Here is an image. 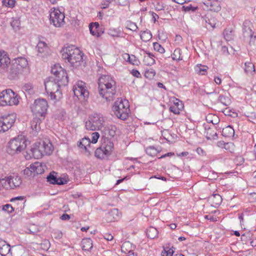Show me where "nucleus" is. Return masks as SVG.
Returning a JSON list of instances; mask_svg holds the SVG:
<instances>
[{"label": "nucleus", "mask_w": 256, "mask_h": 256, "mask_svg": "<svg viewBox=\"0 0 256 256\" xmlns=\"http://www.w3.org/2000/svg\"><path fill=\"white\" fill-rule=\"evenodd\" d=\"M116 128L111 125L104 128V135L101 138V145L95 150V156L98 158L104 159L110 156L114 150V143L111 140L116 132Z\"/></svg>", "instance_id": "f257e3e1"}, {"label": "nucleus", "mask_w": 256, "mask_h": 256, "mask_svg": "<svg viewBox=\"0 0 256 256\" xmlns=\"http://www.w3.org/2000/svg\"><path fill=\"white\" fill-rule=\"evenodd\" d=\"M100 95L106 101L113 100L116 94V82L110 75H102L98 80Z\"/></svg>", "instance_id": "f03ea898"}, {"label": "nucleus", "mask_w": 256, "mask_h": 256, "mask_svg": "<svg viewBox=\"0 0 256 256\" xmlns=\"http://www.w3.org/2000/svg\"><path fill=\"white\" fill-rule=\"evenodd\" d=\"M62 52V59L67 60L72 66L76 68L82 62L83 54L74 46L72 45L63 48Z\"/></svg>", "instance_id": "7ed1b4c3"}, {"label": "nucleus", "mask_w": 256, "mask_h": 256, "mask_svg": "<svg viewBox=\"0 0 256 256\" xmlns=\"http://www.w3.org/2000/svg\"><path fill=\"white\" fill-rule=\"evenodd\" d=\"M53 146L50 142L46 143L43 142L41 143H36L34 147L32 148L26 156L27 159L34 157L35 158H41L44 155H50L53 151Z\"/></svg>", "instance_id": "20e7f679"}, {"label": "nucleus", "mask_w": 256, "mask_h": 256, "mask_svg": "<svg viewBox=\"0 0 256 256\" xmlns=\"http://www.w3.org/2000/svg\"><path fill=\"white\" fill-rule=\"evenodd\" d=\"M128 102L126 100L118 98L112 106L114 114L122 120H126L128 117L130 112Z\"/></svg>", "instance_id": "39448f33"}, {"label": "nucleus", "mask_w": 256, "mask_h": 256, "mask_svg": "<svg viewBox=\"0 0 256 256\" xmlns=\"http://www.w3.org/2000/svg\"><path fill=\"white\" fill-rule=\"evenodd\" d=\"M26 140L20 136L11 140L8 143L7 152L11 155H14L21 152L26 146Z\"/></svg>", "instance_id": "423d86ee"}, {"label": "nucleus", "mask_w": 256, "mask_h": 256, "mask_svg": "<svg viewBox=\"0 0 256 256\" xmlns=\"http://www.w3.org/2000/svg\"><path fill=\"white\" fill-rule=\"evenodd\" d=\"M104 118L102 114L94 113L88 116L85 122V126L88 130L95 131L100 130L104 126Z\"/></svg>", "instance_id": "0eeeda50"}, {"label": "nucleus", "mask_w": 256, "mask_h": 256, "mask_svg": "<svg viewBox=\"0 0 256 256\" xmlns=\"http://www.w3.org/2000/svg\"><path fill=\"white\" fill-rule=\"evenodd\" d=\"M48 108L47 101L44 98H39L34 100L31 106V110L36 116L43 117L44 119L46 114Z\"/></svg>", "instance_id": "6e6552de"}, {"label": "nucleus", "mask_w": 256, "mask_h": 256, "mask_svg": "<svg viewBox=\"0 0 256 256\" xmlns=\"http://www.w3.org/2000/svg\"><path fill=\"white\" fill-rule=\"evenodd\" d=\"M50 24H53L55 27L60 28L64 26V14L59 9L54 8L50 12Z\"/></svg>", "instance_id": "1a4fd4ad"}, {"label": "nucleus", "mask_w": 256, "mask_h": 256, "mask_svg": "<svg viewBox=\"0 0 256 256\" xmlns=\"http://www.w3.org/2000/svg\"><path fill=\"white\" fill-rule=\"evenodd\" d=\"M72 90L74 96L80 100H86L89 96L86 84L82 81H78L74 86Z\"/></svg>", "instance_id": "9d476101"}, {"label": "nucleus", "mask_w": 256, "mask_h": 256, "mask_svg": "<svg viewBox=\"0 0 256 256\" xmlns=\"http://www.w3.org/2000/svg\"><path fill=\"white\" fill-rule=\"evenodd\" d=\"M52 73L55 76L56 80L60 82L62 85L68 83V76L66 72L59 65H54L52 68Z\"/></svg>", "instance_id": "9b49d317"}, {"label": "nucleus", "mask_w": 256, "mask_h": 256, "mask_svg": "<svg viewBox=\"0 0 256 256\" xmlns=\"http://www.w3.org/2000/svg\"><path fill=\"white\" fill-rule=\"evenodd\" d=\"M16 119L15 114L4 115L0 118V132L8 130L12 126Z\"/></svg>", "instance_id": "f8f14e48"}, {"label": "nucleus", "mask_w": 256, "mask_h": 256, "mask_svg": "<svg viewBox=\"0 0 256 256\" xmlns=\"http://www.w3.org/2000/svg\"><path fill=\"white\" fill-rule=\"evenodd\" d=\"M60 86H62L60 82L56 80V78L50 77L44 81L45 89L48 94V92H58Z\"/></svg>", "instance_id": "ddd939ff"}, {"label": "nucleus", "mask_w": 256, "mask_h": 256, "mask_svg": "<svg viewBox=\"0 0 256 256\" xmlns=\"http://www.w3.org/2000/svg\"><path fill=\"white\" fill-rule=\"evenodd\" d=\"M4 73L6 74L8 78L10 80L17 78L19 74H22L18 68L14 65L12 61L6 68V70H4Z\"/></svg>", "instance_id": "4468645a"}, {"label": "nucleus", "mask_w": 256, "mask_h": 256, "mask_svg": "<svg viewBox=\"0 0 256 256\" xmlns=\"http://www.w3.org/2000/svg\"><path fill=\"white\" fill-rule=\"evenodd\" d=\"M56 173L54 172H51L47 176V181L52 184L62 185L66 184L67 180L61 177L57 178Z\"/></svg>", "instance_id": "2eb2a0df"}, {"label": "nucleus", "mask_w": 256, "mask_h": 256, "mask_svg": "<svg viewBox=\"0 0 256 256\" xmlns=\"http://www.w3.org/2000/svg\"><path fill=\"white\" fill-rule=\"evenodd\" d=\"M16 68H18L20 72L22 73L24 70L27 69L28 62L26 58L23 57H18L12 60Z\"/></svg>", "instance_id": "dca6fc26"}, {"label": "nucleus", "mask_w": 256, "mask_h": 256, "mask_svg": "<svg viewBox=\"0 0 256 256\" xmlns=\"http://www.w3.org/2000/svg\"><path fill=\"white\" fill-rule=\"evenodd\" d=\"M11 62L10 58L4 52H0V72L4 73V70Z\"/></svg>", "instance_id": "f3484780"}, {"label": "nucleus", "mask_w": 256, "mask_h": 256, "mask_svg": "<svg viewBox=\"0 0 256 256\" xmlns=\"http://www.w3.org/2000/svg\"><path fill=\"white\" fill-rule=\"evenodd\" d=\"M89 28L90 34L96 37H100L104 32L98 22L90 23L89 25Z\"/></svg>", "instance_id": "a211bd4d"}, {"label": "nucleus", "mask_w": 256, "mask_h": 256, "mask_svg": "<svg viewBox=\"0 0 256 256\" xmlns=\"http://www.w3.org/2000/svg\"><path fill=\"white\" fill-rule=\"evenodd\" d=\"M184 108V105L182 102L176 99V102L170 106L169 110L170 112L174 114H180V111L182 110Z\"/></svg>", "instance_id": "6ab92c4d"}, {"label": "nucleus", "mask_w": 256, "mask_h": 256, "mask_svg": "<svg viewBox=\"0 0 256 256\" xmlns=\"http://www.w3.org/2000/svg\"><path fill=\"white\" fill-rule=\"evenodd\" d=\"M6 89L0 92V106H9L10 92Z\"/></svg>", "instance_id": "aec40b11"}, {"label": "nucleus", "mask_w": 256, "mask_h": 256, "mask_svg": "<svg viewBox=\"0 0 256 256\" xmlns=\"http://www.w3.org/2000/svg\"><path fill=\"white\" fill-rule=\"evenodd\" d=\"M30 168L34 172V176L36 174H40L44 172L43 166L40 162H34L30 165Z\"/></svg>", "instance_id": "412c9836"}, {"label": "nucleus", "mask_w": 256, "mask_h": 256, "mask_svg": "<svg viewBox=\"0 0 256 256\" xmlns=\"http://www.w3.org/2000/svg\"><path fill=\"white\" fill-rule=\"evenodd\" d=\"M10 252V246L6 244L4 240L0 242V254L2 256H6Z\"/></svg>", "instance_id": "4be33fe9"}, {"label": "nucleus", "mask_w": 256, "mask_h": 256, "mask_svg": "<svg viewBox=\"0 0 256 256\" xmlns=\"http://www.w3.org/2000/svg\"><path fill=\"white\" fill-rule=\"evenodd\" d=\"M42 120L36 116L30 122L31 128L35 133H38L40 130V124Z\"/></svg>", "instance_id": "5701e85b"}, {"label": "nucleus", "mask_w": 256, "mask_h": 256, "mask_svg": "<svg viewBox=\"0 0 256 256\" xmlns=\"http://www.w3.org/2000/svg\"><path fill=\"white\" fill-rule=\"evenodd\" d=\"M12 176H5L4 178L2 177L0 178V182L4 188L6 189L12 188Z\"/></svg>", "instance_id": "b1692460"}, {"label": "nucleus", "mask_w": 256, "mask_h": 256, "mask_svg": "<svg viewBox=\"0 0 256 256\" xmlns=\"http://www.w3.org/2000/svg\"><path fill=\"white\" fill-rule=\"evenodd\" d=\"M212 206L214 207L219 206L222 201V196L219 194H213L209 198Z\"/></svg>", "instance_id": "393cba45"}, {"label": "nucleus", "mask_w": 256, "mask_h": 256, "mask_svg": "<svg viewBox=\"0 0 256 256\" xmlns=\"http://www.w3.org/2000/svg\"><path fill=\"white\" fill-rule=\"evenodd\" d=\"M8 92H10L9 106L18 105L19 103V96L12 90L8 89Z\"/></svg>", "instance_id": "a878e982"}, {"label": "nucleus", "mask_w": 256, "mask_h": 256, "mask_svg": "<svg viewBox=\"0 0 256 256\" xmlns=\"http://www.w3.org/2000/svg\"><path fill=\"white\" fill-rule=\"evenodd\" d=\"M134 248V246L128 241L124 242L121 246L122 252L126 254L133 252Z\"/></svg>", "instance_id": "bb28decb"}, {"label": "nucleus", "mask_w": 256, "mask_h": 256, "mask_svg": "<svg viewBox=\"0 0 256 256\" xmlns=\"http://www.w3.org/2000/svg\"><path fill=\"white\" fill-rule=\"evenodd\" d=\"M243 36L244 38L249 39L248 44L250 46L254 44L256 38V35L254 34L252 30L244 32Z\"/></svg>", "instance_id": "cd10ccee"}, {"label": "nucleus", "mask_w": 256, "mask_h": 256, "mask_svg": "<svg viewBox=\"0 0 256 256\" xmlns=\"http://www.w3.org/2000/svg\"><path fill=\"white\" fill-rule=\"evenodd\" d=\"M244 70L247 74L253 75L255 73L254 66L252 62H246L244 63Z\"/></svg>", "instance_id": "c85d7f7f"}, {"label": "nucleus", "mask_w": 256, "mask_h": 256, "mask_svg": "<svg viewBox=\"0 0 256 256\" xmlns=\"http://www.w3.org/2000/svg\"><path fill=\"white\" fill-rule=\"evenodd\" d=\"M234 130L233 128L230 126H228L222 129V135L224 137L231 138L234 137Z\"/></svg>", "instance_id": "c756f323"}, {"label": "nucleus", "mask_w": 256, "mask_h": 256, "mask_svg": "<svg viewBox=\"0 0 256 256\" xmlns=\"http://www.w3.org/2000/svg\"><path fill=\"white\" fill-rule=\"evenodd\" d=\"M90 140L88 138H84L82 139V140L80 142L78 146L80 148H84L86 152H90L88 150V147H90Z\"/></svg>", "instance_id": "7c9ffc66"}, {"label": "nucleus", "mask_w": 256, "mask_h": 256, "mask_svg": "<svg viewBox=\"0 0 256 256\" xmlns=\"http://www.w3.org/2000/svg\"><path fill=\"white\" fill-rule=\"evenodd\" d=\"M143 60L146 65L151 66L155 63L154 55L150 52H146Z\"/></svg>", "instance_id": "2f4dec72"}, {"label": "nucleus", "mask_w": 256, "mask_h": 256, "mask_svg": "<svg viewBox=\"0 0 256 256\" xmlns=\"http://www.w3.org/2000/svg\"><path fill=\"white\" fill-rule=\"evenodd\" d=\"M82 248L84 250H90L92 248V242L90 238L83 239L82 242Z\"/></svg>", "instance_id": "473e14b6"}, {"label": "nucleus", "mask_w": 256, "mask_h": 256, "mask_svg": "<svg viewBox=\"0 0 256 256\" xmlns=\"http://www.w3.org/2000/svg\"><path fill=\"white\" fill-rule=\"evenodd\" d=\"M158 235V231L154 227H150L146 231V236L148 238L150 239H154L157 237Z\"/></svg>", "instance_id": "72a5a7b5"}, {"label": "nucleus", "mask_w": 256, "mask_h": 256, "mask_svg": "<svg viewBox=\"0 0 256 256\" xmlns=\"http://www.w3.org/2000/svg\"><path fill=\"white\" fill-rule=\"evenodd\" d=\"M140 36L142 40L145 42L149 41L152 38V34L149 30L142 32Z\"/></svg>", "instance_id": "f704fd0d"}, {"label": "nucleus", "mask_w": 256, "mask_h": 256, "mask_svg": "<svg viewBox=\"0 0 256 256\" xmlns=\"http://www.w3.org/2000/svg\"><path fill=\"white\" fill-rule=\"evenodd\" d=\"M20 20L18 18H12V21L10 22V25L14 30L16 31L20 29Z\"/></svg>", "instance_id": "c9c22d12"}, {"label": "nucleus", "mask_w": 256, "mask_h": 256, "mask_svg": "<svg viewBox=\"0 0 256 256\" xmlns=\"http://www.w3.org/2000/svg\"><path fill=\"white\" fill-rule=\"evenodd\" d=\"M182 54V50L179 48H177L174 50L172 54V58L174 60H182V56H181Z\"/></svg>", "instance_id": "e433bc0d"}, {"label": "nucleus", "mask_w": 256, "mask_h": 256, "mask_svg": "<svg viewBox=\"0 0 256 256\" xmlns=\"http://www.w3.org/2000/svg\"><path fill=\"white\" fill-rule=\"evenodd\" d=\"M146 152L148 155L151 156H156L158 153V150L153 146L147 148L146 150Z\"/></svg>", "instance_id": "4c0bfd02"}, {"label": "nucleus", "mask_w": 256, "mask_h": 256, "mask_svg": "<svg viewBox=\"0 0 256 256\" xmlns=\"http://www.w3.org/2000/svg\"><path fill=\"white\" fill-rule=\"evenodd\" d=\"M195 70L198 74L202 75H205L207 70H208V67L206 66H202L200 64V66H197L195 68Z\"/></svg>", "instance_id": "58836bf2"}, {"label": "nucleus", "mask_w": 256, "mask_h": 256, "mask_svg": "<svg viewBox=\"0 0 256 256\" xmlns=\"http://www.w3.org/2000/svg\"><path fill=\"white\" fill-rule=\"evenodd\" d=\"M36 48L38 52L42 54L47 49V46L44 42L40 41L38 42Z\"/></svg>", "instance_id": "ea45409f"}, {"label": "nucleus", "mask_w": 256, "mask_h": 256, "mask_svg": "<svg viewBox=\"0 0 256 256\" xmlns=\"http://www.w3.org/2000/svg\"><path fill=\"white\" fill-rule=\"evenodd\" d=\"M22 184V180L20 177L18 176H12V189Z\"/></svg>", "instance_id": "a19ab883"}, {"label": "nucleus", "mask_w": 256, "mask_h": 256, "mask_svg": "<svg viewBox=\"0 0 256 256\" xmlns=\"http://www.w3.org/2000/svg\"><path fill=\"white\" fill-rule=\"evenodd\" d=\"M218 101L224 106H228L230 104V99L228 97L223 95H220L219 96Z\"/></svg>", "instance_id": "79ce46f5"}, {"label": "nucleus", "mask_w": 256, "mask_h": 256, "mask_svg": "<svg viewBox=\"0 0 256 256\" xmlns=\"http://www.w3.org/2000/svg\"><path fill=\"white\" fill-rule=\"evenodd\" d=\"M224 38L226 40L229 41L232 39V32L230 30H224Z\"/></svg>", "instance_id": "37998d69"}, {"label": "nucleus", "mask_w": 256, "mask_h": 256, "mask_svg": "<svg viewBox=\"0 0 256 256\" xmlns=\"http://www.w3.org/2000/svg\"><path fill=\"white\" fill-rule=\"evenodd\" d=\"M252 24L249 20H245L243 23V32L248 30H252Z\"/></svg>", "instance_id": "c03bdc74"}, {"label": "nucleus", "mask_w": 256, "mask_h": 256, "mask_svg": "<svg viewBox=\"0 0 256 256\" xmlns=\"http://www.w3.org/2000/svg\"><path fill=\"white\" fill-rule=\"evenodd\" d=\"M252 237V234L250 232H246L242 235L241 240L243 242V244H248V239Z\"/></svg>", "instance_id": "a18cd8bd"}, {"label": "nucleus", "mask_w": 256, "mask_h": 256, "mask_svg": "<svg viewBox=\"0 0 256 256\" xmlns=\"http://www.w3.org/2000/svg\"><path fill=\"white\" fill-rule=\"evenodd\" d=\"M2 5L6 7L13 8L14 7L16 3L15 0H2Z\"/></svg>", "instance_id": "49530a36"}, {"label": "nucleus", "mask_w": 256, "mask_h": 256, "mask_svg": "<svg viewBox=\"0 0 256 256\" xmlns=\"http://www.w3.org/2000/svg\"><path fill=\"white\" fill-rule=\"evenodd\" d=\"M174 250L172 249L166 248H164L162 251V256H173Z\"/></svg>", "instance_id": "de8ad7c7"}, {"label": "nucleus", "mask_w": 256, "mask_h": 256, "mask_svg": "<svg viewBox=\"0 0 256 256\" xmlns=\"http://www.w3.org/2000/svg\"><path fill=\"white\" fill-rule=\"evenodd\" d=\"M154 48L155 50L158 52L160 54H163L165 52L164 48L158 42L154 43Z\"/></svg>", "instance_id": "09e8293b"}, {"label": "nucleus", "mask_w": 256, "mask_h": 256, "mask_svg": "<svg viewBox=\"0 0 256 256\" xmlns=\"http://www.w3.org/2000/svg\"><path fill=\"white\" fill-rule=\"evenodd\" d=\"M120 34V32L115 28H110L108 30V34L112 37H118Z\"/></svg>", "instance_id": "8fccbe9b"}, {"label": "nucleus", "mask_w": 256, "mask_h": 256, "mask_svg": "<svg viewBox=\"0 0 256 256\" xmlns=\"http://www.w3.org/2000/svg\"><path fill=\"white\" fill-rule=\"evenodd\" d=\"M2 210L3 211L7 212L8 213H12L14 211V208L10 204H6L2 206Z\"/></svg>", "instance_id": "3c124183"}, {"label": "nucleus", "mask_w": 256, "mask_h": 256, "mask_svg": "<svg viewBox=\"0 0 256 256\" xmlns=\"http://www.w3.org/2000/svg\"><path fill=\"white\" fill-rule=\"evenodd\" d=\"M100 138V134L98 132H94L92 134V140L90 142L92 144H96L98 142V139Z\"/></svg>", "instance_id": "603ef678"}, {"label": "nucleus", "mask_w": 256, "mask_h": 256, "mask_svg": "<svg viewBox=\"0 0 256 256\" xmlns=\"http://www.w3.org/2000/svg\"><path fill=\"white\" fill-rule=\"evenodd\" d=\"M156 72L153 70H146L144 74L145 76L150 79L152 78L154 76Z\"/></svg>", "instance_id": "864d4df0"}, {"label": "nucleus", "mask_w": 256, "mask_h": 256, "mask_svg": "<svg viewBox=\"0 0 256 256\" xmlns=\"http://www.w3.org/2000/svg\"><path fill=\"white\" fill-rule=\"evenodd\" d=\"M210 10L214 12H218L220 10V6L218 4V2H215L214 4H211Z\"/></svg>", "instance_id": "5fc2aeb1"}, {"label": "nucleus", "mask_w": 256, "mask_h": 256, "mask_svg": "<svg viewBox=\"0 0 256 256\" xmlns=\"http://www.w3.org/2000/svg\"><path fill=\"white\" fill-rule=\"evenodd\" d=\"M197 9V7H194L191 4L189 6H184L182 7V10L186 12L192 11L194 12Z\"/></svg>", "instance_id": "6e6d98bb"}, {"label": "nucleus", "mask_w": 256, "mask_h": 256, "mask_svg": "<svg viewBox=\"0 0 256 256\" xmlns=\"http://www.w3.org/2000/svg\"><path fill=\"white\" fill-rule=\"evenodd\" d=\"M127 28L131 30L136 31L138 28V26L136 23L130 21L127 24Z\"/></svg>", "instance_id": "4d7b16f0"}, {"label": "nucleus", "mask_w": 256, "mask_h": 256, "mask_svg": "<svg viewBox=\"0 0 256 256\" xmlns=\"http://www.w3.org/2000/svg\"><path fill=\"white\" fill-rule=\"evenodd\" d=\"M130 63L134 65L138 66L140 64V62L139 60L135 56L132 55Z\"/></svg>", "instance_id": "13d9d810"}, {"label": "nucleus", "mask_w": 256, "mask_h": 256, "mask_svg": "<svg viewBox=\"0 0 256 256\" xmlns=\"http://www.w3.org/2000/svg\"><path fill=\"white\" fill-rule=\"evenodd\" d=\"M24 174L28 176H32V175L34 176V172L30 168V166L29 167L26 168L24 170Z\"/></svg>", "instance_id": "bf43d9fd"}, {"label": "nucleus", "mask_w": 256, "mask_h": 256, "mask_svg": "<svg viewBox=\"0 0 256 256\" xmlns=\"http://www.w3.org/2000/svg\"><path fill=\"white\" fill-rule=\"evenodd\" d=\"M235 162L238 165H241L244 164V159L242 156H237L235 159Z\"/></svg>", "instance_id": "052dcab7"}, {"label": "nucleus", "mask_w": 256, "mask_h": 256, "mask_svg": "<svg viewBox=\"0 0 256 256\" xmlns=\"http://www.w3.org/2000/svg\"><path fill=\"white\" fill-rule=\"evenodd\" d=\"M206 219L210 220V222H216L217 221V218L212 215L208 214L204 216Z\"/></svg>", "instance_id": "680f3d73"}, {"label": "nucleus", "mask_w": 256, "mask_h": 256, "mask_svg": "<svg viewBox=\"0 0 256 256\" xmlns=\"http://www.w3.org/2000/svg\"><path fill=\"white\" fill-rule=\"evenodd\" d=\"M206 22L208 24L206 26V27L208 28H214L215 27V24L210 22V20L209 19L206 20V18H205Z\"/></svg>", "instance_id": "e2e57ef3"}, {"label": "nucleus", "mask_w": 256, "mask_h": 256, "mask_svg": "<svg viewBox=\"0 0 256 256\" xmlns=\"http://www.w3.org/2000/svg\"><path fill=\"white\" fill-rule=\"evenodd\" d=\"M104 239H106V240H108V241L112 240L114 238L113 236H112V234H108V233L105 234L104 235Z\"/></svg>", "instance_id": "0e129e2a"}, {"label": "nucleus", "mask_w": 256, "mask_h": 256, "mask_svg": "<svg viewBox=\"0 0 256 256\" xmlns=\"http://www.w3.org/2000/svg\"><path fill=\"white\" fill-rule=\"evenodd\" d=\"M32 84H26L23 86V90L26 91L30 90L31 89H32Z\"/></svg>", "instance_id": "69168bd1"}, {"label": "nucleus", "mask_w": 256, "mask_h": 256, "mask_svg": "<svg viewBox=\"0 0 256 256\" xmlns=\"http://www.w3.org/2000/svg\"><path fill=\"white\" fill-rule=\"evenodd\" d=\"M131 73L136 78H139L140 76V74L138 70H132Z\"/></svg>", "instance_id": "338daca9"}, {"label": "nucleus", "mask_w": 256, "mask_h": 256, "mask_svg": "<svg viewBox=\"0 0 256 256\" xmlns=\"http://www.w3.org/2000/svg\"><path fill=\"white\" fill-rule=\"evenodd\" d=\"M248 244H250L252 247L256 246V239L253 240L252 237L248 239Z\"/></svg>", "instance_id": "774afa93"}]
</instances>
